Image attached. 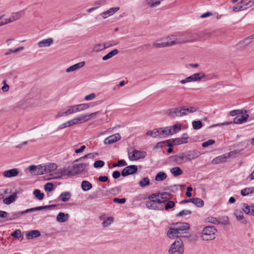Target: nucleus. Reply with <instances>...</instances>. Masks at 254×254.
<instances>
[{"label": "nucleus", "mask_w": 254, "mask_h": 254, "mask_svg": "<svg viewBox=\"0 0 254 254\" xmlns=\"http://www.w3.org/2000/svg\"><path fill=\"white\" fill-rule=\"evenodd\" d=\"M46 173H51L56 171L58 166L55 163L45 164Z\"/></svg>", "instance_id": "cd10ccee"}, {"label": "nucleus", "mask_w": 254, "mask_h": 254, "mask_svg": "<svg viewBox=\"0 0 254 254\" xmlns=\"http://www.w3.org/2000/svg\"><path fill=\"white\" fill-rule=\"evenodd\" d=\"M85 65V62H82L80 63H78L77 64H76L74 65H72L69 67L68 68H66V72H71L74 71H76L79 68L82 67Z\"/></svg>", "instance_id": "4be33fe9"}, {"label": "nucleus", "mask_w": 254, "mask_h": 254, "mask_svg": "<svg viewBox=\"0 0 254 254\" xmlns=\"http://www.w3.org/2000/svg\"><path fill=\"white\" fill-rule=\"evenodd\" d=\"M244 10V7H243V6L242 5V3H241V1L238 2L236 5H235L233 7V10L235 12L240 11L241 10Z\"/></svg>", "instance_id": "bf43d9fd"}, {"label": "nucleus", "mask_w": 254, "mask_h": 254, "mask_svg": "<svg viewBox=\"0 0 254 254\" xmlns=\"http://www.w3.org/2000/svg\"><path fill=\"white\" fill-rule=\"evenodd\" d=\"M172 160L177 165H181L187 162L184 152L173 156Z\"/></svg>", "instance_id": "f8f14e48"}, {"label": "nucleus", "mask_w": 254, "mask_h": 254, "mask_svg": "<svg viewBox=\"0 0 254 254\" xmlns=\"http://www.w3.org/2000/svg\"><path fill=\"white\" fill-rule=\"evenodd\" d=\"M240 117H236L234 119V123L241 124L247 122L249 115L248 114L240 115Z\"/></svg>", "instance_id": "bb28decb"}, {"label": "nucleus", "mask_w": 254, "mask_h": 254, "mask_svg": "<svg viewBox=\"0 0 254 254\" xmlns=\"http://www.w3.org/2000/svg\"><path fill=\"white\" fill-rule=\"evenodd\" d=\"M119 7H113L110 8L107 11H104L102 13H101V16L102 17L105 19L106 18L109 16H111L113 15L115 12L118 11L119 10Z\"/></svg>", "instance_id": "aec40b11"}, {"label": "nucleus", "mask_w": 254, "mask_h": 254, "mask_svg": "<svg viewBox=\"0 0 254 254\" xmlns=\"http://www.w3.org/2000/svg\"><path fill=\"white\" fill-rule=\"evenodd\" d=\"M180 41H183V43H191L198 40L199 36L196 33L183 32L178 33Z\"/></svg>", "instance_id": "f03ea898"}, {"label": "nucleus", "mask_w": 254, "mask_h": 254, "mask_svg": "<svg viewBox=\"0 0 254 254\" xmlns=\"http://www.w3.org/2000/svg\"><path fill=\"white\" fill-rule=\"evenodd\" d=\"M75 105L70 106L68 107V108L65 111L67 116H68L71 114L76 113V110Z\"/></svg>", "instance_id": "5fc2aeb1"}, {"label": "nucleus", "mask_w": 254, "mask_h": 254, "mask_svg": "<svg viewBox=\"0 0 254 254\" xmlns=\"http://www.w3.org/2000/svg\"><path fill=\"white\" fill-rule=\"evenodd\" d=\"M174 44H175L174 42H169V41H166L160 43L155 42L153 43V46L156 48H163L172 46L174 45Z\"/></svg>", "instance_id": "b1692460"}, {"label": "nucleus", "mask_w": 254, "mask_h": 254, "mask_svg": "<svg viewBox=\"0 0 254 254\" xmlns=\"http://www.w3.org/2000/svg\"><path fill=\"white\" fill-rule=\"evenodd\" d=\"M130 153H128V157L130 160H137L139 159L144 158L146 155V153L145 151H138L134 149L132 151V155H130Z\"/></svg>", "instance_id": "9d476101"}, {"label": "nucleus", "mask_w": 254, "mask_h": 254, "mask_svg": "<svg viewBox=\"0 0 254 254\" xmlns=\"http://www.w3.org/2000/svg\"><path fill=\"white\" fill-rule=\"evenodd\" d=\"M158 196L154 193L150 195L148 197V200L145 202L146 207L149 209L163 210V201H161Z\"/></svg>", "instance_id": "f257e3e1"}, {"label": "nucleus", "mask_w": 254, "mask_h": 254, "mask_svg": "<svg viewBox=\"0 0 254 254\" xmlns=\"http://www.w3.org/2000/svg\"><path fill=\"white\" fill-rule=\"evenodd\" d=\"M69 217L68 214H65L63 212H60L57 216V221L60 223H63L67 221Z\"/></svg>", "instance_id": "2f4dec72"}, {"label": "nucleus", "mask_w": 254, "mask_h": 254, "mask_svg": "<svg viewBox=\"0 0 254 254\" xmlns=\"http://www.w3.org/2000/svg\"><path fill=\"white\" fill-rule=\"evenodd\" d=\"M193 128L195 129H200L202 126V123L200 121H194L192 123Z\"/></svg>", "instance_id": "6e6d98bb"}, {"label": "nucleus", "mask_w": 254, "mask_h": 254, "mask_svg": "<svg viewBox=\"0 0 254 254\" xmlns=\"http://www.w3.org/2000/svg\"><path fill=\"white\" fill-rule=\"evenodd\" d=\"M166 178L167 175L165 173L163 172H159L156 175L155 180L156 181H162L165 180Z\"/></svg>", "instance_id": "c03bdc74"}, {"label": "nucleus", "mask_w": 254, "mask_h": 254, "mask_svg": "<svg viewBox=\"0 0 254 254\" xmlns=\"http://www.w3.org/2000/svg\"><path fill=\"white\" fill-rule=\"evenodd\" d=\"M71 193L69 191L62 192L58 197V199L63 202H66L70 199Z\"/></svg>", "instance_id": "72a5a7b5"}, {"label": "nucleus", "mask_w": 254, "mask_h": 254, "mask_svg": "<svg viewBox=\"0 0 254 254\" xmlns=\"http://www.w3.org/2000/svg\"><path fill=\"white\" fill-rule=\"evenodd\" d=\"M191 214V211L189 210H183L177 214L178 217L187 216Z\"/></svg>", "instance_id": "4d7b16f0"}, {"label": "nucleus", "mask_w": 254, "mask_h": 254, "mask_svg": "<svg viewBox=\"0 0 254 254\" xmlns=\"http://www.w3.org/2000/svg\"><path fill=\"white\" fill-rule=\"evenodd\" d=\"M54 43V40L52 38H49L47 39H44L40 41L37 43L38 48H47L50 47Z\"/></svg>", "instance_id": "2eb2a0df"}, {"label": "nucleus", "mask_w": 254, "mask_h": 254, "mask_svg": "<svg viewBox=\"0 0 254 254\" xmlns=\"http://www.w3.org/2000/svg\"><path fill=\"white\" fill-rule=\"evenodd\" d=\"M99 113H100V112L98 111V112L91 113L90 114L82 115L81 116L85 117V120H86L84 121V122H86L88 121L90 119V118H92V117H94L95 115H97Z\"/></svg>", "instance_id": "13d9d810"}, {"label": "nucleus", "mask_w": 254, "mask_h": 254, "mask_svg": "<svg viewBox=\"0 0 254 254\" xmlns=\"http://www.w3.org/2000/svg\"><path fill=\"white\" fill-rule=\"evenodd\" d=\"M85 117H82L81 115L67 121L69 127H71L74 125L84 123Z\"/></svg>", "instance_id": "dca6fc26"}, {"label": "nucleus", "mask_w": 254, "mask_h": 254, "mask_svg": "<svg viewBox=\"0 0 254 254\" xmlns=\"http://www.w3.org/2000/svg\"><path fill=\"white\" fill-rule=\"evenodd\" d=\"M167 235L170 239H174L175 237H181L176 226H174V228H170Z\"/></svg>", "instance_id": "412c9836"}, {"label": "nucleus", "mask_w": 254, "mask_h": 254, "mask_svg": "<svg viewBox=\"0 0 254 254\" xmlns=\"http://www.w3.org/2000/svg\"><path fill=\"white\" fill-rule=\"evenodd\" d=\"M137 166L136 165H129L125 167L122 171L121 175L126 177L129 175L135 173L137 171Z\"/></svg>", "instance_id": "9b49d317"}, {"label": "nucleus", "mask_w": 254, "mask_h": 254, "mask_svg": "<svg viewBox=\"0 0 254 254\" xmlns=\"http://www.w3.org/2000/svg\"><path fill=\"white\" fill-rule=\"evenodd\" d=\"M170 254L178 253L182 254L184 253L183 244L181 239L176 240L169 250Z\"/></svg>", "instance_id": "423d86ee"}, {"label": "nucleus", "mask_w": 254, "mask_h": 254, "mask_svg": "<svg viewBox=\"0 0 254 254\" xmlns=\"http://www.w3.org/2000/svg\"><path fill=\"white\" fill-rule=\"evenodd\" d=\"M217 230L213 226L204 227L201 233V238L204 241L213 240L216 237Z\"/></svg>", "instance_id": "7ed1b4c3"}, {"label": "nucleus", "mask_w": 254, "mask_h": 254, "mask_svg": "<svg viewBox=\"0 0 254 254\" xmlns=\"http://www.w3.org/2000/svg\"><path fill=\"white\" fill-rule=\"evenodd\" d=\"M35 211L34 208L27 209L24 211L15 213L12 215V219H15L20 217L22 215L30 212Z\"/></svg>", "instance_id": "473e14b6"}, {"label": "nucleus", "mask_w": 254, "mask_h": 254, "mask_svg": "<svg viewBox=\"0 0 254 254\" xmlns=\"http://www.w3.org/2000/svg\"><path fill=\"white\" fill-rule=\"evenodd\" d=\"M188 136L187 133H184L180 138H175L173 140V142L175 145H180L185 144L188 142Z\"/></svg>", "instance_id": "f3484780"}, {"label": "nucleus", "mask_w": 254, "mask_h": 254, "mask_svg": "<svg viewBox=\"0 0 254 254\" xmlns=\"http://www.w3.org/2000/svg\"><path fill=\"white\" fill-rule=\"evenodd\" d=\"M166 40L169 41V42H174L175 44L174 45L182 44L183 42V41L180 40L179 37H178V34L176 35H172L168 36L166 38Z\"/></svg>", "instance_id": "7c9ffc66"}, {"label": "nucleus", "mask_w": 254, "mask_h": 254, "mask_svg": "<svg viewBox=\"0 0 254 254\" xmlns=\"http://www.w3.org/2000/svg\"><path fill=\"white\" fill-rule=\"evenodd\" d=\"M87 165L85 163L74 164L71 167L73 176L82 173L86 168Z\"/></svg>", "instance_id": "1a4fd4ad"}, {"label": "nucleus", "mask_w": 254, "mask_h": 254, "mask_svg": "<svg viewBox=\"0 0 254 254\" xmlns=\"http://www.w3.org/2000/svg\"><path fill=\"white\" fill-rule=\"evenodd\" d=\"M158 195V198L161 199V201H163V204L165 203L167 200L170 198L172 194L170 193L167 192H158L156 193H153Z\"/></svg>", "instance_id": "6ab92c4d"}, {"label": "nucleus", "mask_w": 254, "mask_h": 254, "mask_svg": "<svg viewBox=\"0 0 254 254\" xmlns=\"http://www.w3.org/2000/svg\"><path fill=\"white\" fill-rule=\"evenodd\" d=\"M150 180L148 177H145L139 182V185L141 187H145L149 185Z\"/></svg>", "instance_id": "de8ad7c7"}, {"label": "nucleus", "mask_w": 254, "mask_h": 254, "mask_svg": "<svg viewBox=\"0 0 254 254\" xmlns=\"http://www.w3.org/2000/svg\"><path fill=\"white\" fill-rule=\"evenodd\" d=\"M234 214L237 220H239L241 223L244 224H246L247 221L244 217V215L242 211L241 210H236L234 212Z\"/></svg>", "instance_id": "c756f323"}, {"label": "nucleus", "mask_w": 254, "mask_h": 254, "mask_svg": "<svg viewBox=\"0 0 254 254\" xmlns=\"http://www.w3.org/2000/svg\"><path fill=\"white\" fill-rule=\"evenodd\" d=\"M160 130L162 136L161 138H164L166 136L169 135V133H168V127H166L160 128Z\"/></svg>", "instance_id": "603ef678"}, {"label": "nucleus", "mask_w": 254, "mask_h": 254, "mask_svg": "<svg viewBox=\"0 0 254 254\" xmlns=\"http://www.w3.org/2000/svg\"><path fill=\"white\" fill-rule=\"evenodd\" d=\"M114 219L112 217H109L107 219L103 221L102 223V226L104 227H107L110 225L113 222Z\"/></svg>", "instance_id": "8fccbe9b"}, {"label": "nucleus", "mask_w": 254, "mask_h": 254, "mask_svg": "<svg viewBox=\"0 0 254 254\" xmlns=\"http://www.w3.org/2000/svg\"><path fill=\"white\" fill-rule=\"evenodd\" d=\"M44 189L46 191H51L53 189V185L51 183H47L44 186Z\"/></svg>", "instance_id": "69168bd1"}, {"label": "nucleus", "mask_w": 254, "mask_h": 254, "mask_svg": "<svg viewBox=\"0 0 254 254\" xmlns=\"http://www.w3.org/2000/svg\"><path fill=\"white\" fill-rule=\"evenodd\" d=\"M11 236L14 238H19L22 236L21 231L19 229H17L11 234Z\"/></svg>", "instance_id": "e2e57ef3"}, {"label": "nucleus", "mask_w": 254, "mask_h": 254, "mask_svg": "<svg viewBox=\"0 0 254 254\" xmlns=\"http://www.w3.org/2000/svg\"><path fill=\"white\" fill-rule=\"evenodd\" d=\"M92 188V184L87 181H83L81 183V188L83 190L86 191L91 190Z\"/></svg>", "instance_id": "4c0bfd02"}, {"label": "nucleus", "mask_w": 254, "mask_h": 254, "mask_svg": "<svg viewBox=\"0 0 254 254\" xmlns=\"http://www.w3.org/2000/svg\"><path fill=\"white\" fill-rule=\"evenodd\" d=\"M254 39V34L240 41L238 44V48H245L251 43V40Z\"/></svg>", "instance_id": "393cba45"}, {"label": "nucleus", "mask_w": 254, "mask_h": 254, "mask_svg": "<svg viewBox=\"0 0 254 254\" xmlns=\"http://www.w3.org/2000/svg\"><path fill=\"white\" fill-rule=\"evenodd\" d=\"M215 143V140L213 139H209L206 141H205L202 143V146L203 147H206L209 145L213 144Z\"/></svg>", "instance_id": "338daca9"}, {"label": "nucleus", "mask_w": 254, "mask_h": 254, "mask_svg": "<svg viewBox=\"0 0 254 254\" xmlns=\"http://www.w3.org/2000/svg\"><path fill=\"white\" fill-rule=\"evenodd\" d=\"M50 175L52 176V178L59 179L64 176L72 177L73 176V173H72L71 167H68L67 168H60L57 172L50 174Z\"/></svg>", "instance_id": "20e7f679"}, {"label": "nucleus", "mask_w": 254, "mask_h": 254, "mask_svg": "<svg viewBox=\"0 0 254 254\" xmlns=\"http://www.w3.org/2000/svg\"><path fill=\"white\" fill-rule=\"evenodd\" d=\"M183 110V106L179 107L176 108H170L167 110L166 112V114L171 117H181L184 116V113Z\"/></svg>", "instance_id": "0eeeda50"}, {"label": "nucleus", "mask_w": 254, "mask_h": 254, "mask_svg": "<svg viewBox=\"0 0 254 254\" xmlns=\"http://www.w3.org/2000/svg\"><path fill=\"white\" fill-rule=\"evenodd\" d=\"M206 77V75L204 72H200L194 73L184 79L180 81V83L182 84H185L187 83L191 82H199L201 80Z\"/></svg>", "instance_id": "39448f33"}, {"label": "nucleus", "mask_w": 254, "mask_h": 254, "mask_svg": "<svg viewBox=\"0 0 254 254\" xmlns=\"http://www.w3.org/2000/svg\"><path fill=\"white\" fill-rule=\"evenodd\" d=\"M170 172L174 177H177L182 175L183 173V171L179 167H175L171 169Z\"/></svg>", "instance_id": "ea45409f"}, {"label": "nucleus", "mask_w": 254, "mask_h": 254, "mask_svg": "<svg viewBox=\"0 0 254 254\" xmlns=\"http://www.w3.org/2000/svg\"><path fill=\"white\" fill-rule=\"evenodd\" d=\"M252 193H254V187L245 188L241 191L242 196H246Z\"/></svg>", "instance_id": "79ce46f5"}, {"label": "nucleus", "mask_w": 254, "mask_h": 254, "mask_svg": "<svg viewBox=\"0 0 254 254\" xmlns=\"http://www.w3.org/2000/svg\"><path fill=\"white\" fill-rule=\"evenodd\" d=\"M121 136L118 133L110 135L106 137L104 140V143L105 144H111L120 140Z\"/></svg>", "instance_id": "ddd939ff"}, {"label": "nucleus", "mask_w": 254, "mask_h": 254, "mask_svg": "<svg viewBox=\"0 0 254 254\" xmlns=\"http://www.w3.org/2000/svg\"><path fill=\"white\" fill-rule=\"evenodd\" d=\"M57 205L56 204H52L50 205H46V206H38L34 207L35 211L37 210H42L48 208H52V207H55Z\"/></svg>", "instance_id": "052dcab7"}, {"label": "nucleus", "mask_w": 254, "mask_h": 254, "mask_svg": "<svg viewBox=\"0 0 254 254\" xmlns=\"http://www.w3.org/2000/svg\"><path fill=\"white\" fill-rule=\"evenodd\" d=\"M18 174V171L17 169H12L5 171L3 175L6 178H11L16 177Z\"/></svg>", "instance_id": "a878e982"}, {"label": "nucleus", "mask_w": 254, "mask_h": 254, "mask_svg": "<svg viewBox=\"0 0 254 254\" xmlns=\"http://www.w3.org/2000/svg\"><path fill=\"white\" fill-rule=\"evenodd\" d=\"M41 233L38 230H32L26 234V238L27 239L30 240L34 238H37L40 236Z\"/></svg>", "instance_id": "f704fd0d"}, {"label": "nucleus", "mask_w": 254, "mask_h": 254, "mask_svg": "<svg viewBox=\"0 0 254 254\" xmlns=\"http://www.w3.org/2000/svg\"><path fill=\"white\" fill-rule=\"evenodd\" d=\"M207 221L209 223L214 224H219V221L218 220L213 217H209L207 218Z\"/></svg>", "instance_id": "0e129e2a"}, {"label": "nucleus", "mask_w": 254, "mask_h": 254, "mask_svg": "<svg viewBox=\"0 0 254 254\" xmlns=\"http://www.w3.org/2000/svg\"><path fill=\"white\" fill-rule=\"evenodd\" d=\"M165 205L163 206V210H168L173 208L175 205V203L172 200H167Z\"/></svg>", "instance_id": "a18cd8bd"}, {"label": "nucleus", "mask_w": 254, "mask_h": 254, "mask_svg": "<svg viewBox=\"0 0 254 254\" xmlns=\"http://www.w3.org/2000/svg\"><path fill=\"white\" fill-rule=\"evenodd\" d=\"M184 116H186L190 113H193L196 111L197 109L194 107H186V106H183Z\"/></svg>", "instance_id": "a19ab883"}, {"label": "nucleus", "mask_w": 254, "mask_h": 254, "mask_svg": "<svg viewBox=\"0 0 254 254\" xmlns=\"http://www.w3.org/2000/svg\"><path fill=\"white\" fill-rule=\"evenodd\" d=\"M243 210L246 214H249L251 215H252V206L250 207L248 204L246 203H244L243 204Z\"/></svg>", "instance_id": "49530a36"}, {"label": "nucleus", "mask_w": 254, "mask_h": 254, "mask_svg": "<svg viewBox=\"0 0 254 254\" xmlns=\"http://www.w3.org/2000/svg\"><path fill=\"white\" fill-rule=\"evenodd\" d=\"M228 158L225 154L218 156L213 158L211 161L212 164H218L226 162Z\"/></svg>", "instance_id": "a211bd4d"}, {"label": "nucleus", "mask_w": 254, "mask_h": 254, "mask_svg": "<svg viewBox=\"0 0 254 254\" xmlns=\"http://www.w3.org/2000/svg\"><path fill=\"white\" fill-rule=\"evenodd\" d=\"M105 163L102 160L96 161L94 163V167L95 168H101L104 166Z\"/></svg>", "instance_id": "680f3d73"}, {"label": "nucleus", "mask_w": 254, "mask_h": 254, "mask_svg": "<svg viewBox=\"0 0 254 254\" xmlns=\"http://www.w3.org/2000/svg\"><path fill=\"white\" fill-rule=\"evenodd\" d=\"M25 14V10H21L18 12H13L11 14V16L12 17V20L16 21L19 19L21 17H23Z\"/></svg>", "instance_id": "c9c22d12"}, {"label": "nucleus", "mask_w": 254, "mask_h": 254, "mask_svg": "<svg viewBox=\"0 0 254 254\" xmlns=\"http://www.w3.org/2000/svg\"><path fill=\"white\" fill-rule=\"evenodd\" d=\"M174 226H176L180 237H184L183 235L186 233V231L190 228V224L185 222L177 223Z\"/></svg>", "instance_id": "6e6552de"}, {"label": "nucleus", "mask_w": 254, "mask_h": 254, "mask_svg": "<svg viewBox=\"0 0 254 254\" xmlns=\"http://www.w3.org/2000/svg\"><path fill=\"white\" fill-rule=\"evenodd\" d=\"M33 194L38 199L41 200L44 198V194L41 192L39 190H36L33 192Z\"/></svg>", "instance_id": "09e8293b"}, {"label": "nucleus", "mask_w": 254, "mask_h": 254, "mask_svg": "<svg viewBox=\"0 0 254 254\" xmlns=\"http://www.w3.org/2000/svg\"><path fill=\"white\" fill-rule=\"evenodd\" d=\"M89 105L87 103L81 104L78 105H76V110L77 112H81L84 111L89 107Z\"/></svg>", "instance_id": "37998d69"}, {"label": "nucleus", "mask_w": 254, "mask_h": 254, "mask_svg": "<svg viewBox=\"0 0 254 254\" xmlns=\"http://www.w3.org/2000/svg\"><path fill=\"white\" fill-rule=\"evenodd\" d=\"M186 157L188 161L198 158L200 155V153L197 150H189L184 152Z\"/></svg>", "instance_id": "4468645a"}, {"label": "nucleus", "mask_w": 254, "mask_h": 254, "mask_svg": "<svg viewBox=\"0 0 254 254\" xmlns=\"http://www.w3.org/2000/svg\"><path fill=\"white\" fill-rule=\"evenodd\" d=\"M241 151V150H235L226 153V155L228 159L231 157H235L237 154L240 153Z\"/></svg>", "instance_id": "3c124183"}, {"label": "nucleus", "mask_w": 254, "mask_h": 254, "mask_svg": "<svg viewBox=\"0 0 254 254\" xmlns=\"http://www.w3.org/2000/svg\"><path fill=\"white\" fill-rule=\"evenodd\" d=\"M108 48H109V46H106V43L104 44L99 43L94 46L93 50L95 52H99Z\"/></svg>", "instance_id": "e433bc0d"}, {"label": "nucleus", "mask_w": 254, "mask_h": 254, "mask_svg": "<svg viewBox=\"0 0 254 254\" xmlns=\"http://www.w3.org/2000/svg\"><path fill=\"white\" fill-rule=\"evenodd\" d=\"M119 53V51L118 49H115L111 52H110L109 53H108L106 55L103 56L102 57V60L103 61H107L108 59L112 58L113 56L116 55Z\"/></svg>", "instance_id": "58836bf2"}, {"label": "nucleus", "mask_w": 254, "mask_h": 254, "mask_svg": "<svg viewBox=\"0 0 254 254\" xmlns=\"http://www.w3.org/2000/svg\"><path fill=\"white\" fill-rule=\"evenodd\" d=\"M146 134L154 138H161L162 136L160 128H155L152 130H148Z\"/></svg>", "instance_id": "5701e85b"}, {"label": "nucleus", "mask_w": 254, "mask_h": 254, "mask_svg": "<svg viewBox=\"0 0 254 254\" xmlns=\"http://www.w3.org/2000/svg\"><path fill=\"white\" fill-rule=\"evenodd\" d=\"M17 198V194L16 193H14L12 194L9 195L8 197L3 199V202L4 204L9 205L14 202Z\"/></svg>", "instance_id": "c85d7f7f"}, {"label": "nucleus", "mask_w": 254, "mask_h": 254, "mask_svg": "<svg viewBox=\"0 0 254 254\" xmlns=\"http://www.w3.org/2000/svg\"><path fill=\"white\" fill-rule=\"evenodd\" d=\"M240 1L243 7H244V10L250 7L249 0H241Z\"/></svg>", "instance_id": "774afa93"}, {"label": "nucleus", "mask_w": 254, "mask_h": 254, "mask_svg": "<svg viewBox=\"0 0 254 254\" xmlns=\"http://www.w3.org/2000/svg\"><path fill=\"white\" fill-rule=\"evenodd\" d=\"M192 203L195 204L197 207H202L204 204L203 200L197 197L194 198V200Z\"/></svg>", "instance_id": "864d4df0"}]
</instances>
